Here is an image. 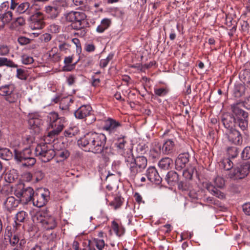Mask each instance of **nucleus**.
<instances>
[{
	"mask_svg": "<svg viewBox=\"0 0 250 250\" xmlns=\"http://www.w3.org/2000/svg\"><path fill=\"white\" fill-rule=\"evenodd\" d=\"M165 138L161 144L162 153L165 155H171L175 152L176 138L172 133H165L163 135Z\"/></svg>",
	"mask_w": 250,
	"mask_h": 250,
	"instance_id": "nucleus-10",
	"label": "nucleus"
},
{
	"mask_svg": "<svg viewBox=\"0 0 250 250\" xmlns=\"http://www.w3.org/2000/svg\"><path fill=\"white\" fill-rule=\"evenodd\" d=\"M222 167L226 170H229L233 167V163L231 159L228 158L224 159L221 162Z\"/></svg>",
	"mask_w": 250,
	"mask_h": 250,
	"instance_id": "nucleus-42",
	"label": "nucleus"
},
{
	"mask_svg": "<svg viewBox=\"0 0 250 250\" xmlns=\"http://www.w3.org/2000/svg\"><path fill=\"white\" fill-rule=\"evenodd\" d=\"M49 30L52 33H58L60 31V27L57 24H52L49 26Z\"/></svg>",
	"mask_w": 250,
	"mask_h": 250,
	"instance_id": "nucleus-56",
	"label": "nucleus"
},
{
	"mask_svg": "<svg viewBox=\"0 0 250 250\" xmlns=\"http://www.w3.org/2000/svg\"><path fill=\"white\" fill-rule=\"evenodd\" d=\"M239 104V107L240 108L241 105H244L246 108L250 109V96L248 97L244 103H237Z\"/></svg>",
	"mask_w": 250,
	"mask_h": 250,
	"instance_id": "nucleus-61",
	"label": "nucleus"
},
{
	"mask_svg": "<svg viewBox=\"0 0 250 250\" xmlns=\"http://www.w3.org/2000/svg\"><path fill=\"white\" fill-rule=\"evenodd\" d=\"M195 171L197 172L196 168L194 167L190 166L183 171V176L186 180H191Z\"/></svg>",
	"mask_w": 250,
	"mask_h": 250,
	"instance_id": "nucleus-40",
	"label": "nucleus"
},
{
	"mask_svg": "<svg viewBox=\"0 0 250 250\" xmlns=\"http://www.w3.org/2000/svg\"><path fill=\"white\" fill-rule=\"evenodd\" d=\"M232 114L225 113L222 116L221 121L224 127L229 130L238 126L242 131L248 130V113L241 109L238 104L231 105Z\"/></svg>",
	"mask_w": 250,
	"mask_h": 250,
	"instance_id": "nucleus-1",
	"label": "nucleus"
},
{
	"mask_svg": "<svg viewBox=\"0 0 250 250\" xmlns=\"http://www.w3.org/2000/svg\"><path fill=\"white\" fill-rule=\"evenodd\" d=\"M44 11L47 15L48 18L51 19H56L59 15L60 12L52 3L51 5L46 6L44 8Z\"/></svg>",
	"mask_w": 250,
	"mask_h": 250,
	"instance_id": "nucleus-23",
	"label": "nucleus"
},
{
	"mask_svg": "<svg viewBox=\"0 0 250 250\" xmlns=\"http://www.w3.org/2000/svg\"><path fill=\"white\" fill-rule=\"evenodd\" d=\"M12 18L13 13L10 10L0 14V20L2 21L5 25L9 23L12 20Z\"/></svg>",
	"mask_w": 250,
	"mask_h": 250,
	"instance_id": "nucleus-37",
	"label": "nucleus"
},
{
	"mask_svg": "<svg viewBox=\"0 0 250 250\" xmlns=\"http://www.w3.org/2000/svg\"><path fill=\"white\" fill-rule=\"evenodd\" d=\"M18 42L21 45H24L30 43V39L24 36H20L18 39Z\"/></svg>",
	"mask_w": 250,
	"mask_h": 250,
	"instance_id": "nucleus-54",
	"label": "nucleus"
},
{
	"mask_svg": "<svg viewBox=\"0 0 250 250\" xmlns=\"http://www.w3.org/2000/svg\"><path fill=\"white\" fill-rule=\"evenodd\" d=\"M207 189L211 194L220 199H223L225 197L224 193L220 191L212 185H208L207 187Z\"/></svg>",
	"mask_w": 250,
	"mask_h": 250,
	"instance_id": "nucleus-31",
	"label": "nucleus"
},
{
	"mask_svg": "<svg viewBox=\"0 0 250 250\" xmlns=\"http://www.w3.org/2000/svg\"><path fill=\"white\" fill-rule=\"evenodd\" d=\"M17 178V176L14 175L11 173H6L5 176V179L6 181L10 183L13 182Z\"/></svg>",
	"mask_w": 250,
	"mask_h": 250,
	"instance_id": "nucleus-55",
	"label": "nucleus"
},
{
	"mask_svg": "<svg viewBox=\"0 0 250 250\" xmlns=\"http://www.w3.org/2000/svg\"><path fill=\"white\" fill-rule=\"evenodd\" d=\"M214 186L218 188H223L225 185V180L221 177L217 176L214 180Z\"/></svg>",
	"mask_w": 250,
	"mask_h": 250,
	"instance_id": "nucleus-48",
	"label": "nucleus"
},
{
	"mask_svg": "<svg viewBox=\"0 0 250 250\" xmlns=\"http://www.w3.org/2000/svg\"><path fill=\"white\" fill-rule=\"evenodd\" d=\"M34 193L33 189L30 187H25L23 183L17 184L14 190V195L24 203L32 201Z\"/></svg>",
	"mask_w": 250,
	"mask_h": 250,
	"instance_id": "nucleus-8",
	"label": "nucleus"
},
{
	"mask_svg": "<svg viewBox=\"0 0 250 250\" xmlns=\"http://www.w3.org/2000/svg\"><path fill=\"white\" fill-rule=\"evenodd\" d=\"M250 169V163L244 162L234 169L233 172L229 174V177L234 180L243 179L249 173Z\"/></svg>",
	"mask_w": 250,
	"mask_h": 250,
	"instance_id": "nucleus-11",
	"label": "nucleus"
},
{
	"mask_svg": "<svg viewBox=\"0 0 250 250\" xmlns=\"http://www.w3.org/2000/svg\"><path fill=\"white\" fill-rule=\"evenodd\" d=\"M189 160V154L188 153L180 154L175 161V169L177 170H181L185 168Z\"/></svg>",
	"mask_w": 250,
	"mask_h": 250,
	"instance_id": "nucleus-17",
	"label": "nucleus"
},
{
	"mask_svg": "<svg viewBox=\"0 0 250 250\" xmlns=\"http://www.w3.org/2000/svg\"><path fill=\"white\" fill-rule=\"evenodd\" d=\"M85 14L83 12L81 11H70L64 15L65 19L68 22H71L72 24L76 21L82 16Z\"/></svg>",
	"mask_w": 250,
	"mask_h": 250,
	"instance_id": "nucleus-22",
	"label": "nucleus"
},
{
	"mask_svg": "<svg viewBox=\"0 0 250 250\" xmlns=\"http://www.w3.org/2000/svg\"><path fill=\"white\" fill-rule=\"evenodd\" d=\"M125 137L122 136L121 137L117 138L116 142L114 144L115 147H116L118 153L122 154L124 153L125 150V146L127 143L126 141L125 140Z\"/></svg>",
	"mask_w": 250,
	"mask_h": 250,
	"instance_id": "nucleus-26",
	"label": "nucleus"
},
{
	"mask_svg": "<svg viewBox=\"0 0 250 250\" xmlns=\"http://www.w3.org/2000/svg\"><path fill=\"white\" fill-rule=\"evenodd\" d=\"M106 137L104 133L90 131L81 137L78 141V144L88 151L95 153L100 151L104 144H106Z\"/></svg>",
	"mask_w": 250,
	"mask_h": 250,
	"instance_id": "nucleus-2",
	"label": "nucleus"
},
{
	"mask_svg": "<svg viewBox=\"0 0 250 250\" xmlns=\"http://www.w3.org/2000/svg\"><path fill=\"white\" fill-rule=\"evenodd\" d=\"M178 188L182 191H188L190 188V184L187 181H181L178 182Z\"/></svg>",
	"mask_w": 250,
	"mask_h": 250,
	"instance_id": "nucleus-46",
	"label": "nucleus"
},
{
	"mask_svg": "<svg viewBox=\"0 0 250 250\" xmlns=\"http://www.w3.org/2000/svg\"><path fill=\"white\" fill-rule=\"evenodd\" d=\"M48 199V192L42 193L41 191L34 193L32 200L33 204L37 207H42L47 203Z\"/></svg>",
	"mask_w": 250,
	"mask_h": 250,
	"instance_id": "nucleus-15",
	"label": "nucleus"
},
{
	"mask_svg": "<svg viewBox=\"0 0 250 250\" xmlns=\"http://www.w3.org/2000/svg\"><path fill=\"white\" fill-rule=\"evenodd\" d=\"M19 201L13 196H9L7 198L4 202V206L6 209L9 211L13 210L19 205Z\"/></svg>",
	"mask_w": 250,
	"mask_h": 250,
	"instance_id": "nucleus-27",
	"label": "nucleus"
},
{
	"mask_svg": "<svg viewBox=\"0 0 250 250\" xmlns=\"http://www.w3.org/2000/svg\"><path fill=\"white\" fill-rule=\"evenodd\" d=\"M125 162L129 168V176L132 179H134L138 173L143 172L147 164L146 157L144 156L135 157L131 152L125 156Z\"/></svg>",
	"mask_w": 250,
	"mask_h": 250,
	"instance_id": "nucleus-3",
	"label": "nucleus"
},
{
	"mask_svg": "<svg viewBox=\"0 0 250 250\" xmlns=\"http://www.w3.org/2000/svg\"><path fill=\"white\" fill-rule=\"evenodd\" d=\"M9 6V4L8 1H6L3 2L0 5V11H1V13L7 11Z\"/></svg>",
	"mask_w": 250,
	"mask_h": 250,
	"instance_id": "nucleus-63",
	"label": "nucleus"
},
{
	"mask_svg": "<svg viewBox=\"0 0 250 250\" xmlns=\"http://www.w3.org/2000/svg\"><path fill=\"white\" fill-rule=\"evenodd\" d=\"M105 145L104 144L103 146H102L100 151L95 154H101L105 161H107L109 160V156L112 153V149L111 147Z\"/></svg>",
	"mask_w": 250,
	"mask_h": 250,
	"instance_id": "nucleus-30",
	"label": "nucleus"
},
{
	"mask_svg": "<svg viewBox=\"0 0 250 250\" xmlns=\"http://www.w3.org/2000/svg\"><path fill=\"white\" fill-rule=\"evenodd\" d=\"M21 62L24 64H29L33 62L34 59L32 57L23 55L21 56Z\"/></svg>",
	"mask_w": 250,
	"mask_h": 250,
	"instance_id": "nucleus-50",
	"label": "nucleus"
},
{
	"mask_svg": "<svg viewBox=\"0 0 250 250\" xmlns=\"http://www.w3.org/2000/svg\"><path fill=\"white\" fill-rule=\"evenodd\" d=\"M35 153L44 163L50 161L56 155L55 151L49 148L45 143L38 144L35 149Z\"/></svg>",
	"mask_w": 250,
	"mask_h": 250,
	"instance_id": "nucleus-9",
	"label": "nucleus"
},
{
	"mask_svg": "<svg viewBox=\"0 0 250 250\" xmlns=\"http://www.w3.org/2000/svg\"><path fill=\"white\" fill-rule=\"evenodd\" d=\"M9 51L8 46L4 44L0 45V56H6L9 53Z\"/></svg>",
	"mask_w": 250,
	"mask_h": 250,
	"instance_id": "nucleus-51",
	"label": "nucleus"
},
{
	"mask_svg": "<svg viewBox=\"0 0 250 250\" xmlns=\"http://www.w3.org/2000/svg\"><path fill=\"white\" fill-rule=\"evenodd\" d=\"M169 92L168 89L166 87H162L159 88H154V94L159 97H164L166 96Z\"/></svg>",
	"mask_w": 250,
	"mask_h": 250,
	"instance_id": "nucleus-45",
	"label": "nucleus"
},
{
	"mask_svg": "<svg viewBox=\"0 0 250 250\" xmlns=\"http://www.w3.org/2000/svg\"><path fill=\"white\" fill-rule=\"evenodd\" d=\"M86 18L87 16L84 14L83 16H82L80 19L76 20V21L71 24L72 28L76 30H80L81 35L83 36H85L87 32L86 28L89 26V23Z\"/></svg>",
	"mask_w": 250,
	"mask_h": 250,
	"instance_id": "nucleus-13",
	"label": "nucleus"
},
{
	"mask_svg": "<svg viewBox=\"0 0 250 250\" xmlns=\"http://www.w3.org/2000/svg\"><path fill=\"white\" fill-rule=\"evenodd\" d=\"M30 3L28 2H24L19 4L16 0H11L10 5V10L15 11L19 14H23L25 12L29 13Z\"/></svg>",
	"mask_w": 250,
	"mask_h": 250,
	"instance_id": "nucleus-16",
	"label": "nucleus"
},
{
	"mask_svg": "<svg viewBox=\"0 0 250 250\" xmlns=\"http://www.w3.org/2000/svg\"><path fill=\"white\" fill-rule=\"evenodd\" d=\"M29 125L33 129L40 128L42 124V120L39 117L38 115L30 114L28 120Z\"/></svg>",
	"mask_w": 250,
	"mask_h": 250,
	"instance_id": "nucleus-25",
	"label": "nucleus"
},
{
	"mask_svg": "<svg viewBox=\"0 0 250 250\" xmlns=\"http://www.w3.org/2000/svg\"><path fill=\"white\" fill-rule=\"evenodd\" d=\"M63 134L65 137L72 138L75 135V133L72 128H69L64 131Z\"/></svg>",
	"mask_w": 250,
	"mask_h": 250,
	"instance_id": "nucleus-57",
	"label": "nucleus"
},
{
	"mask_svg": "<svg viewBox=\"0 0 250 250\" xmlns=\"http://www.w3.org/2000/svg\"><path fill=\"white\" fill-rule=\"evenodd\" d=\"M101 81L100 79L96 78L94 76L91 77V84L94 87H96L99 85Z\"/></svg>",
	"mask_w": 250,
	"mask_h": 250,
	"instance_id": "nucleus-64",
	"label": "nucleus"
},
{
	"mask_svg": "<svg viewBox=\"0 0 250 250\" xmlns=\"http://www.w3.org/2000/svg\"><path fill=\"white\" fill-rule=\"evenodd\" d=\"M45 24L42 13L38 12L32 16L30 26L33 30L42 29L44 28Z\"/></svg>",
	"mask_w": 250,
	"mask_h": 250,
	"instance_id": "nucleus-14",
	"label": "nucleus"
},
{
	"mask_svg": "<svg viewBox=\"0 0 250 250\" xmlns=\"http://www.w3.org/2000/svg\"><path fill=\"white\" fill-rule=\"evenodd\" d=\"M27 216V213L25 211L22 210L19 211L17 213L16 215V220H15L17 229L21 226L20 223L24 222Z\"/></svg>",
	"mask_w": 250,
	"mask_h": 250,
	"instance_id": "nucleus-32",
	"label": "nucleus"
},
{
	"mask_svg": "<svg viewBox=\"0 0 250 250\" xmlns=\"http://www.w3.org/2000/svg\"><path fill=\"white\" fill-rule=\"evenodd\" d=\"M111 24V21L110 19L104 18L101 21L100 24L97 26L96 31L98 33H102L110 27Z\"/></svg>",
	"mask_w": 250,
	"mask_h": 250,
	"instance_id": "nucleus-29",
	"label": "nucleus"
},
{
	"mask_svg": "<svg viewBox=\"0 0 250 250\" xmlns=\"http://www.w3.org/2000/svg\"><path fill=\"white\" fill-rule=\"evenodd\" d=\"M242 159L247 160L250 159V146L246 147L241 153Z\"/></svg>",
	"mask_w": 250,
	"mask_h": 250,
	"instance_id": "nucleus-53",
	"label": "nucleus"
},
{
	"mask_svg": "<svg viewBox=\"0 0 250 250\" xmlns=\"http://www.w3.org/2000/svg\"><path fill=\"white\" fill-rule=\"evenodd\" d=\"M146 175L149 181L156 184H160L162 181V178L154 167H149L146 170Z\"/></svg>",
	"mask_w": 250,
	"mask_h": 250,
	"instance_id": "nucleus-19",
	"label": "nucleus"
},
{
	"mask_svg": "<svg viewBox=\"0 0 250 250\" xmlns=\"http://www.w3.org/2000/svg\"><path fill=\"white\" fill-rule=\"evenodd\" d=\"M14 158L18 162L22 163L24 167H32L36 163V159L33 157L32 150L27 147L22 150H14Z\"/></svg>",
	"mask_w": 250,
	"mask_h": 250,
	"instance_id": "nucleus-6",
	"label": "nucleus"
},
{
	"mask_svg": "<svg viewBox=\"0 0 250 250\" xmlns=\"http://www.w3.org/2000/svg\"><path fill=\"white\" fill-rule=\"evenodd\" d=\"M243 211L245 214L250 216V203H246L242 206Z\"/></svg>",
	"mask_w": 250,
	"mask_h": 250,
	"instance_id": "nucleus-59",
	"label": "nucleus"
},
{
	"mask_svg": "<svg viewBox=\"0 0 250 250\" xmlns=\"http://www.w3.org/2000/svg\"><path fill=\"white\" fill-rule=\"evenodd\" d=\"M0 96L10 104L17 103L21 97L15 84L12 82L0 86Z\"/></svg>",
	"mask_w": 250,
	"mask_h": 250,
	"instance_id": "nucleus-5",
	"label": "nucleus"
},
{
	"mask_svg": "<svg viewBox=\"0 0 250 250\" xmlns=\"http://www.w3.org/2000/svg\"><path fill=\"white\" fill-rule=\"evenodd\" d=\"M172 160L169 157H165L162 158L159 162L158 166L162 169L166 170L170 167V165L172 164Z\"/></svg>",
	"mask_w": 250,
	"mask_h": 250,
	"instance_id": "nucleus-33",
	"label": "nucleus"
},
{
	"mask_svg": "<svg viewBox=\"0 0 250 250\" xmlns=\"http://www.w3.org/2000/svg\"><path fill=\"white\" fill-rule=\"evenodd\" d=\"M245 90L246 87L244 84H235L233 90V96L236 98H239L245 94Z\"/></svg>",
	"mask_w": 250,
	"mask_h": 250,
	"instance_id": "nucleus-28",
	"label": "nucleus"
},
{
	"mask_svg": "<svg viewBox=\"0 0 250 250\" xmlns=\"http://www.w3.org/2000/svg\"><path fill=\"white\" fill-rule=\"evenodd\" d=\"M122 126V124L120 122L108 118L104 121L102 129L103 130L106 131L109 135H117Z\"/></svg>",
	"mask_w": 250,
	"mask_h": 250,
	"instance_id": "nucleus-12",
	"label": "nucleus"
},
{
	"mask_svg": "<svg viewBox=\"0 0 250 250\" xmlns=\"http://www.w3.org/2000/svg\"><path fill=\"white\" fill-rule=\"evenodd\" d=\"M111 227L117 236H121L124 233L125 230L124 228L119 227L118 224L115 221L112 222Z\"/></svg>",
	"mask_w": 250,
	"mask_h": 250,
	"instance_id": "nucleus-41",
	"label": "nucleus"
},
{
	"mask_svg": "<svg viewBox=\"0 0 250 250\" xmlns=\"http://www.w3.org/2000/svg\"><path fill=\"white\" fill-rule=\"evenodd\" d=\"M33 220L34 222L42 223L46 230L54 229L57 226L54 218L49 215L45 211L37 212L33 217Z\"/></svg>",
	"mask_w": 250,
	"mask_h": 250,
	"instance_id": "nucleus-7",
	"label": "nucleus"
},
{
	"mask_svg": "<svg viewBox=\"0 0 250 250\" xmlns=\"http://www.w3.org/2000/svg\"><path fill=\"white\" fill-rule=\"evenodd\" d=\"M20 241V238L19 236L16 234L11 236V238L10 239V244L11 246H14L16 245H17L18 242Z\"/></svg>",
	"mask_w": 250,
	"mask_h": 250,
	"instance_id": "nucleus-58",
	"label": "nucleus"
},
{
	"mask_svg": "<svg viewBox=\"0 0 250 250\" xmlns=\"http://www.w3.org/2000/svg\"><path fill=\"white\" fill-rule=\"evenodd\" d=\"M124 200V198H122L120 195H116L113 200L109 202V205L112 206L114 209H116L121 207Z\"/></svg>",
	"mask_w": 250,
	"mask_h": 250,
	"instance_id": "nucleus-35",
	"label": "nucleus"
},
{
	"mask_svg": "<svg viewBox=\"0 0 250 250\" xmlns=\"http://www.w3.org/2000/svg\"><path fill=\"white\" fill-rule=\"evenodd\" d=\"M47 122L48 123L47 136L54 139L63 129L66 120L64 117H59L58 113L51 112L47 115Z\"/></svg>",
	"mask_w": 250,
	"mask_h": 250,
	"instance_id": "nucleus-4",
	"label": "nucleus"
},
{
	"mask_svg": "<svg viewBox=\"0 0 250 250\" xmlns=\"http://www.w3.org/2000/svg\"><path fill=\"white\" fill-rule=\"evenodd\" d=\"M25 21L24 18L22 17H19L11 23V28H13L17 27L18 26H22L25 24Z\"/></svg>",
	"mask_w": 250,
	"mask_h": 250,
	"instance_id": "nucleus-47",
	"label": "nucleus"
},
{
	"mask_svg": "<svg viewBox=\"0 0 250 250\" xmlns=\"http://www.w3.org/2000/svg\"><path fill=\"white\" fill-rule=\"evenodd\" d=\"M52 38V37L50 34L45 33L42 34L41 37V40L44 42H49Z\"/></svg>",
	"mask_w": 250,
	"mask_h": 250,
	"instance_id": "nucleus-60",
	"label": "nucleus"
},
{
	"mask_svg": "<svg viewBox=\"0 0 250 250\" xmlns=\"http://www.w3.org/2000/svg\"><path fill=\"white\" fill-rule=\"evenodd\" d=\"M16 77L21 80H26L27 79V76L25 70L21 68H17Z\"/></svg>",
	"mask_w": 250,
	"mask_h": 250,
	"instance_id": "nucleus-49",
	"label": "nucleus"
},
{
	"mask_svg": "<svg viewBox=\"0 0 250 250\" xmlns=\"http://www.w3.org/2000/svg\"><path fill=\"white\" fill-rule=\"evenodd\" d=\"M240 185L235 183H231L230 185V190L234 193L239 192Z\"/></svg>",
	"mask_w": 250,
	"mask_h": 250,
	"instance_id": "nucleus-62",
	"label": "nucleus"
},
{
	"mask_svg": "<svg viewBox=\"0 0 250 250\" xmlns=\"http://www.w3.org/2000/svg\"><path fill=\"white\" fill-rule=\"evenodd\" d=\"M7 66L11 68H18V65L14 62L7 58L0 57V67Z\"/></svg>",
	"mask_w": 250,
	"mask_h": 250,
	"instance_id": "nucleus-34",
	"label": "nucleus"
},
{
	"mask_svg": "<svg viewBox=\"0 0 250 250\" xmlns=\"http://www.w3.org/2000/svg\"><path fill=\"white\" fill-rule=\"evenodd\" d=\"M58 157L61 158L62 160L66 159L70 155V152L67 149H62L58 152L57 154Z\"/></svg>",
	"mask_w": 250,
	"mask_h": 250,
	"instance_id": "nucleus-52",
	"label": "nucleus"
},
{
	"mask_svg": "<svg viewBox=\"0 0 250 250\" xmlns=\"http://www.w3.org/2000/svg\"><path fill=\"white\" fill-rule=\"evenodd\" d=\"M53 3L60 12L62 8L68 7V3L65 0H56Z\"/></svg>",
	"mask_w": 250,
	"mask_h": 250,
	"instance_id": "nucleus-43",
	"label": "nucleus"
},
{
	"mask_svg": "<svg viewBox=\"0 0 250 250\" xmlns=\"http://www.w3.org/2000/svg\"><path fill=\"white\" fill-rule=\"evenodd\" d=\"M165 180L169 185L174 186L178 182L179 175L175 171L171 170L167 172Z\"/></svg>",
	"mask_w": 250,
	"mask_h": 250,
	"instance_id": "nucleus-24",
	"label": "nucleus"
},
{
	"mask_svg": "<svg viewBox=\"0 0 250 250\" xmlns=\"http://www.w3.org/2000/svg\"><path fill=\"white\" fill-rule=\"evenodd\" d=\"M73 102V100L70 97H66L61 99L60 103V108L62 110H66L69 109L70 104Z\"/></svg>",
	"mask_w": 250,
	"mask_h": 250,
	"instance_id": "nucleus-36",
	"label": "nucleus"
},
{
	"mask_svg": "<svg viewBox=\"0 0 250 250\" xmlns=\"http://www.w3.org/2000/svg\"><path fill=\"white\" fill-rule=\"evenodd\" d=\"M12 157L13 154L9 149L0 147V158L5 160H9Z\"/></svg>",
	"mask_w": 250,
	"mask_h": 250,
	"instance_id": "nucleus-39",
	"label": "nucleus"
},
{
	"mask_svg": "<svg viewBox=\"0 0 250 250\" xmlns=\"http://www.w3.org/2000/svg\"><path fill=\"white\" fill-rule=\"evenodd\" d=\"M93 243L94 244V246H96L98 250H103V249H105V250H110L109 246L107 244H105L104 240L103 239L94 238L93 240Z\"/></svg>",
	"mask_w": 250,
	"mask_h": 250,
	"instance_id": "nucleus-38",
	"label": "nucleus"
},
{
	"mask_svg": "<svg viewBox=\"0 0 250 250\" xmlns=\"http://www.w3.org/2000/svg\"><path fill=\"white\" fill-rule=\"evenodd\" d=\"M162 153L161 144L158 141H154L152 144V146L149 152V157L153 160L160 158Z\"/></svg>",
	"mask_w": 250,
	"mask_h": 250,
	"instance_id": "nucleus-21",
	"label": "nucleus"
},
{
	"mask_svg": "<svg viewBox=\"0 0 250 250\" xmlns=\"http://www.w3.org/2000/svg\"><path fill=\"white\" fill-rule=\"evenodd\" d=\"M92 110V107L90 105H83L75 111L74 115L76 118L83 119L90 116Z\"/></svg>",
	"mask_w": 250,
	"mask_h": 250,
	"instance_id": "nucleus-20",
	"label": "nucleus"
},
{
	"mask_svg": "<svg viewBox=\"0 0 250 250\" xmlns=\"http://www.w3.org/2000/svg\"><path fill=\"white\" fill-rule=\"evenodd\" d=\"M227 151L230 159L235 158L238 156L239 153L238 148L234 146L229 147Z\"/></svg>",
	"mask_w": 250,
	"mask_h": 250,
	"instance_id": "nucleus-44",
	"label": "nucleus"
},
{
	"mask_svg": "<svg viewBox=\"0 0 250 250\" xmlns=\"http://www.w3.org/2000/svg\"><path fill=\"white\" fill-rule=\"evenodd\" d=\"M229 141L236 145H240L243 142V138L241 133L236 128L229 130L227 133Z\"/></svg>",
	"mask_w": 250,
	"mask_h": 250,
	"instance_id": "nucleus-18",
	"label": "nucleus"
}]
</instances>
